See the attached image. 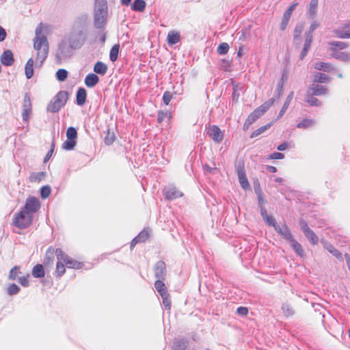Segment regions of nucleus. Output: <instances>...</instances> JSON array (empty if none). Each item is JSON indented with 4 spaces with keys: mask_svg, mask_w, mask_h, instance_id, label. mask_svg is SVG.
<instances>
[{
    "mask_svg": "<svg viewBox=\"0 0 350 350\" xmlns=\"http://www.w3.org/2000/svg\"><path fill=\"white\" fill-rule=\"evenodd\" d=\"M282 310L286 317H289L294 314V310L288 304H283L282 306Z\"/></svg>",
    "mask_w": 350,
    "mask_h": 350,
    "instance_id": "obj_34",
    "label": "nucleus"
},
{
    "mask_svg": "<svg viewBox=\"0 0 350 350\" xmlns=\"http://www.w3.org/2000/svg\"><path fill=\"white\" fill-rule=\"evenodd\" d=\"M55 254L57 260H62L66 267L69 269H81L82 263L72 259L66 254H65L60 248H57L55 250Z\"/></svg>",
    "mask_w": 350,
    "mask_h": 350,
    "instance_id": "obj_6",
    "label": "nucleus"
},
{
    "mask_svg": "<svg viewBox=\"0 0 350 350\" xmlns=\"http://www.w3.org/2000/svg\"><path fill=\"white\" fill-rule=\"evenodd\" d=\"M23 113L22 117L23 121H28L29 115L31 113V103L30 100V97L28 94H25L24 96L23 100Z\"/></svg>",
    "mask_w": 350,
    "mask_h": 350,
    "instance_id": "obj_14",
    "label": "nucleus"
},
{
    "mask_svg": "<svg viewBox=\"0 0 350 350\" xmlns=\"http://www.w3.org/2000/svg\"><path fill=\"white\" fill-rule=\"evenodd\" d=\"M85 36L81 31L72 32L68 38L69 46L72 49H79L85 42Z\"/></svg>",
    "mask_w": 350,
    "mask_h": 350,
    "instance_id": "obj_8",
    "label": "nucleus"
},
{
    "mask_svg": "<svg viewBox=\"0 0 350 350\" xmlns=\"http://www.w3.org/2000/svg\"><path fill=\"white\" fill-rule=\"evenodd\" d=\"M56 77L59 81H64L68 77V72L65 69H59L56 72Z\"/></svg>",
    "mask_w": 350,
    "mask_h": 350,
    "instance_id": "obj_43",
    "label": "nucleus"
},
{
    "mask_svg": "<svg viewBox=\"0 0 350 350\" xmlns=\"http://www.w3.org/2000/svg\"><path fill=\"white\" fill-rule=\"evenodd\" d=\"M273 103L274 99L271 98L256 109L248 116L243 125V128L245 129H247L251 124H252L258 118L262 116L269 109Z\"/></svg>",
    "mask_w": 350,
    "mask_h": 350,
    "instance_id": "obj_3",
    "label": "nucleus"
},
{
    "mask_svg": "<svg viewBox=\"0 0 350 350\" xmlns=\"http://www.w3.org/2000/svg\"><path fill=\"white\" fill-rule=\"evenodd\" d=\"M329 45L330 46V49L333 51H334L336 48L342 49L347 47V44L345 42L338 41L329 42Z\"/></svg>",
    "mask_w": 350,
    "mask_h": 350,
    "instance_id": "obj_41",
    "label": "nucleus"
},
{
    "mask_svg": "<svg viewBox=\"0 0 350 350\" xmlns=\"http://www.w3.org/2000/svg\"><path fill=\"white\" fill-rule=\"evenodd\" d=\"M293 96H294V93L293 92H291L287 96L286 98V100L279 113V115H278V118H281L284 113L286 112V111L287 110L291 100H293Z\"/></svg>",
    "mask_w": 350,
    "mask_h": 350,
    "instance_id": "obj_24",
    "label": "nucleus"
},
{
    "mask_svg": "<svg viewBox=\"0 0 350 350\" xmlns=\"http://www.w3.org/2000/svg\"><path fill=\"white\" fill-rule=\"evenodd\" d=\"M302 30H303L302 25H299V26L297 25L295 27V30H294V35H293L294 40H296L297 38L300 37Z\"/></svg>",
    "mask_w": 350,
    "mask_h": 350,
    "instance_id": "obj_57",
    "label": "nucleus"
},
{
    "mask_svg": "<svg viewBox=\"0 0 350 350\" xmlns=\"http://www.w3.org/2000/svg\"><path fill=\"white\" fill-rule=\"evenodd\" d=\"M297 5V3H295L292 4L288 10L285 12L286 13L288 14L289 15H292L293 12L295 10V8Z\"/></svg>",
    "mask_w": 350,
    "mask_h": 350,
    "instance_id": "obj_64",
    "label": "nucleus"
},
{
    "mask_svg": "<svg viewBox=\"0 0 350 350\" xmlns=\"http://www.w3.org/2000/svg\"><path fill=\"white\" fill-rule=\"evenodd\" d=\"M33 42L35 53L28 59L25 67V76L28 79H31L33 75V66L36 68H40L42 66L49 51L45 29L42 24L36 27Z\"/></svg>",
    "mask_w": 350,
    "mask_h": 350,
    "instance_id": "obj_1",
    "label": "nucleus"
},
{
    "mask_svg": "<svg viewBox=\"0 0 350 350\" xmlns=\"http://www.w3.org/2000/svg\"><path fill=\"white\" fill-rule=\"evenodd\" d=\"M326 249L335 257H336L338 259L342 258V254L336 249L333 245H327L326 246Z\"/></svg>",
    "mask_w": 350,
    "mask_h": 350,
    "instance_id": "obj_42",
    "label": "nucleus"
},
{
    "mask_svg": "<svg viewBox=\"0 0 350 350\" xmlns=\"http://www.w3.org/2000/svg\"><path fill=\"white\" fill-rule=\"evenodd\" d=\"M32 275L34 278H44L45 273L44 270V267L42 265L38 264L36 265L32 269Z\"/></svg>",
    "mask_w": 350,
    "mask_h": 350,
    "instance_id": "obj_28",
    "label": "nucleus"
},
{
    "mask_svg": "<svg viewBox=\"0 0 350 350\" xmlns=\"http://www.w3.org/2000/svg\"><path fill=\"white\" fill-rule=\"evenodd\" d=\"M1 62L5 66H10L13 64L14 59L13 53L10 50H6L1 55Z\"/></svg>",
    "mask_w": 350,
    "mask_h": 350,
    "instance_id": "obj_17",
    "label": "nucleus"
},
{
    "mask_svg": "<svg viewBox=\"0 0 350 350\" xmlns=\"http://www.w3.org/2000/svg\"><path fill=\"white\" fill-rule=\"evenodd\" d=\"M29 275L27 274L26 276L19 278L18 280L23 286L27 287L29 286Z\"/></svg>",
    "mask_w": 350,
    "mask_h": 350,
    "instance_id": "obj_54",
    "label": "nucleus"
},
{
    "mask_svg": "<svg viewBox=\"0 0 350 350\" xmlns=\"http://www.w3.org/2000/svg\"><path fill=\"white\" fill-rule=\"evenodd\" d=\"M305 101L311 106L321 105V102L317 98L310 96V95H308L307 98L305 99Z\"/></svg>",
    "mask_w": 350,
    "mask_h": 350,
    "instance_id": "obj_45",
    "label": "nucleus"
},
{
    "mask_svg": "<svg viewBox=\"0 0 350 350\" xmlns=\"http://www.w3.org/2000/svg\"><path fill=\"white\" fill-rule=\"evenodd\" d=\"M314 121L312 119H304L297 125V126L299 129H307L309 127H312V126L314 125Z\"/></svg>",
    "mask_w": 350,
    "mask_h": 350,
    "instance_id": "obj_35",
    "label": "nucleus"
},
{
    "mask_svg": "<svg viewBox=\"0 0 350 350\" xmlns=\"http://www.w3.org/2000/svg\"><path fill=\"white\" fill-rule=\"evenodd\" d=\"M207 129V135L216 143L219 144L223 141L224 133L216 125H209Z\"/></svg>",
    "mask_w": 350,
    "mask_h": 350,
    "instance_id": "obj_10",
    "label": "nucleus"
},
{
    "mask_svg": "<svg viewBox=\"0 0 350 350\" xmlns=\"http://www.w3.org/2000/svg\"><path fill=\"white\" fill-rule=\"evenodd\" d=\"M154 276L157 280H163L165 279L166 276V265L162 261H158L155 265L154 269Z\"/></svg>",
    "mask_w": 350,
    "mask_h": 350,
    "instance_id": "obj_12",
    "label": "nucleus"
},
{
    "mask_svg": "<svg viewBox=\"0 0 350 350\" xmlns=\"http://www.w3.org/2000/svg\"><path fill=\"white\" fill-rule=\"evenodd\" d=\"M332 57L343 62H350V53L347 52L335 51L332 53Z\"/></svg>",
    "mask_w": 350,
    "mask_h": 350,
    "instance_id": "obj_26",
    "label": "nucleus"
},
{
    "mask_svg": "<svg viewBox=\"0 0 350 350\" xmlns=\"http://www.w3.org/2000/svg\"><path fill=\"white\" fill-rule=\"evenodd\" d=\"M20 267L18 266H14L10 271L9 274V278L10 280H15L17 275H18V271L19 270Z\"/></svg>",
    "mask_w": 350,
    "mask_h": 350,
    "instance_id": "obj_53",
    "label": "nucleus"
},
{
    "mask_svg": "<svg viewBox=\"0 0 350 350\" xmlns=\"http://www.w3.org/2000/svg\"><path fill=\"white\" fill-rule=\"evenodd\" d=\"M314 67L317 70H323L324 72H331L334 70L330 64L321 62L315 63Z\"/></svg>",
    "mask_w": 350,
    "mask_h": 350,
    "instance_id": "obj_25",
    "label": "nucleus"
},
{
    "mask_svg": "<svg viewBox=\"0 0 350 350\" xmlns=\"http://www.w3.org/2000/svg\"><path fill=\"white\" fill-rule=\"evenodd\" d=\"M44 172L32 174L30 176V180L32 182L40 181L44 178Z\"/></svg>",
    "mask_w": 350,
    "mask_h": 350,
    "instance_id": "obj_51",
    "label": "nucleus"
},
{
    "mask_svg": "<svg viewBox=\"0 0 350 350\" xmlns=\"http://www.w3.org/2000/svg\"><path fill=\"white\" fill-rule=\"evenodd\" d=\"M107 18V5L105 0H96L94 6V26L97 29L105 27Z\"/></svg>",
    "mask_w": 350,
    "mask_h": 350,
    "instance_id": "obj_2",
    "label": "nucleus"
},
{
    "mask_svg": "<svg viewBox=\"0 0 350 350\" xmlns=\"http://www.w3.org/2000/svg\"><path fill=\"white\" fill-rule=\"evenodd\" d=\"M66 46L64 44H62L59 45L56 57L59 60L64 59L68 56H70V54L66 52Z\"/></svg>",
    "mask_w": 350,
    "mask_h": 350,
    "instance_id": "obj_32",
    "label": "nucleus"
},
{
    "mask_svg": "<svg viewBox=\"0 0 350 350\" xmlns=\"http://www.w3.org/2000/svg\"><path fill=\"white\" fill-rule=\"evenodd\" d=\"M107 70V66L102 62H98L94 64V71L99 75H104Z\"/></svg>",
    "mask_w": 350,
    "mask_h": 350,
    "instance_id": "obj_27",
    "label": "nucleus"
},
{
    "mask_svg": "<svg viewBox=\"0 0 350 350\" xmlns=\"http://www.w3.org/2000/svg\"><path fill=\"white\" fill-rule=\"evenodd\" d=\"M87 92L85 88H79L77 92L76 101L77 104L79 106H82L86 101Z\"/></svg>",
    "mask_w": 350,
    "mask_h": 350,
    "instance_id": "obj_21",
    "label": "nucleus"
},
{
    "mask_svg": "<svg viewBox=\"0 0 350 350\" xmlns=\"http://www.w3.org/2000/svg\"><path fill=\"white\" fill-rule=\"evenodd\" d=\"M237 312L240 316H246L248 313V309L246 307H239L237 310Z\"/></svg>",
    "mask_w": 350,
    "mask_h": 350,
    "instance_id": "obj_59",
    "label": "nucleus"
},
{
    "mask_svg": "<svg viewBox=\"0 0 350 350\" xmlns=\"http://www.w3.org/2000/svg\"><path fill=\"white\" fill-rule=\"evenodd\" d=\"M66 137L67 139L76 140L77 137V130L72 126L69 127L66 131Z\"/></svg>",
    "mask_w": 350,
    "mask_h": 350,
    "instance_id": "obj_40",
    "label": "nucleus"
},
{
    "mask_svg": "<svg viewBox=\"0 0 350 350\" xmlns=\"http://www.w3.org/2000/svg\"><path fill=\"white\" fill-rule=\"evenodd\" d=\"M180 41V34L178 32L171 31L167 34V42L170 45L175 44Z\"/></svg>",
    "mask_w": 350,
    "mask_h": 350,
    "instance_id": "obj_29",
    "label": "nucleus"
},
{
    "mask_svg": "<svg viewBox=\"0 0 350 350\" xmlns=\"http://www.w3.org/2000/svg\"><path fill=\"white\" fill-rule=\"evenodd\" d=\"M40 207V204L38 199L35 197H29L26 200L22 210L33 217V215L39 210Z\"/></svg>",
    "mask_w": 350,
    "mask_h": 350,
    "instance_id": "obj_9",
    "label": "nucleus"
},
{
    "mask_svg": "<svg viewBox=\"0 0 350 350\" xmlns=\"http://www.w3.org/2000/svg\"><path fill=\"white\" fill-rule=\"evenodd\" d=\"M165 198L168 200H174L183 196V193L173 185H169L164 188L163 190Z\"/></svg>",
    "mask_w": 350,
    "mask_h": 350,
    "instance_id": "obj_13",
    "label": "nucleus"
},
{
    "mask_svg": "<svg viewBox=\"0 0 350 350\" xmlns=\"http://www.w3.org/2000/svg\"><path fill=\"white\" fill-rule=\"evenodd\" d=\"M114 141V137L113 135L110 136L109 135V133L107 134V135L106 136L105 139V142L107 145H110L111 144L113 143V142Z\"/></svg>",
    "mask_w": 350,
    "mask_h": 350,
    "instance_id": "obj_61",
    "label": "nucleus"
},
{
    "mask_svg": "<svg viewBox=\"0 0 350 350\" xmlns=\"http://www.w3.org/2000/svg\"><path fill=\"white\" fill-rule=\"evenodd\" d=\"M170 112H168V111H165V112H164V111H159V113H158L157 120H158V122H159V123H161V122H162L164 120V119H165V118H170Z\"/></svg>",
    "mask_w": 350,
    "mask_h": 350,
    "instance_id": "obj_52",
    "label": "nucleus"
},
{
    "mask_svg": "<svg viewBox=\"0 0 350 350\" xmlns=\"http://www.w3.org/2000/svg\"><path fill=\"white\" fill-rule=\"evenodd\" d=\"M310 91H312V94L315 96H320L327 94L328 89L321 85H312L308 90V94H310Z\"/></svg>",
    "mask_w": 350,
    "mask_h": 350,
    "instance_id": "obj_18",
    "label": "nucleus"
},
{
    "mask_svg": "<svg viewBox=\"0 0 350 350\" xmlns=\"http://www.w3.org/2000/svg\"><path fill=\"white\" fill-rule=\"evenodd\" d=\"M318 26H319V24L317 23V22L314 21L311 24L308 32H307L306 33L304 47H303L302 51L300 54L301 59H303L307 55V53L310 48L312 42V39H313L312 33L318 27Z\"/></svg>",
    "mask_w": 350,
    "mask_h": 350,
    "instance_id": "obj_7",
    "label": "nucleus"
},
{
    "mask_svg": "<svg viewBox=\"0 0 350 350\" xmlns=\"http://www.w3.org/2000/svg\"><path fill=\"white\" fill-rule=\"evenodd\" d=\"M77 144L76 140L67 139L62 145V148L66 150H71L74 149Z\"/></svg>",
    "mask_w": 350,
    "mask_h": 350,
    "instance_id": "obj_36",
    "label": "nucleus"
},
{
    "mask_svg": "<svg viewBox=\"0 0 350 350\" xmlns=\"http://www.w3.org/2000/svg\"><path fill=\"white\" fill-rule=\"evenodd\" d=\"M275 230L289 243L294 239L289 228L286 225L275 226Z\"/></svg>",
    "mask_w": 350,
    "mask_h": 350,
    "instance_id": "obj_16",
    "label": "nucleus"
},
{
    "mask_svg": "<svg viewBox=\"0 0 350 350\" xmlns=\"http://www.w3.org/2000/svg\"><path fill=\"white\" fill-rule=\"evenodd\" d=\"M65 263L63 262L62 260H57L55 271L54 273L55 275L57 278H60L65 273Z\"/></svg>",
    "mask_w": 350,
    "mask_h": 350,
    "instance_id": "obj_23",
    "label": "nucleus"
},
{
    "mask_svg": "<svg viewBox=\"0 0 350 350\" xmlns=\"http://www.w3.org/2000/svg\"><path fill=\"white\" fill-rule=\"evenodd\" d=\"M269 226H272L275 229V226H279L276 224L275 219L271 216H268L264 219Z\"/></svg>",
    "mask_w": 350,
    "mask_h": 350,
    "instance_id": "obj_58",
    "label": "nucleus"
},
{
    "mask_svg": "<svg viewBox=\"0 0 350 350\" xmlns=\"http://www.w3.org/2000/svg\"><path fill=\"white\" fill-rule=\"evenodd\" d=\"M273 159H281L284 158V154L280 152H274L271 155Z\"/></svg>",
    "mask_w": 350,
    "mask_h": 350,
    "instance_id": "obj_62",
    "label": "nucleus"
},
{
    "mask_svg": "<svg viewBox=\"0 0 350 350\" xmlns=\"http://www.w3.org/2000/svg\"><path fill=\"white\" fill-rule=\"evenodd\" d=\"M271 124H267L263 126H261L260 128L258 129L255 131L253 132L252 134V137H256L261 133H264L266 130H267L269 128H270Z\"/></svg>",
    "mask_w": 350,
    "mask_h": 350,
    "instance_id": "obj_48",
    "label": "nucleus"
},
{
    "mask_svg": "<svg viewBox=\"0 0 350 350\" xmlns=\"http://www.w3.org/2000/svg\"><path fill=\"white\" fill-rule=\"evenodd\" d=\"M154 287L161 296H165V294L168 293L163 280H157Z\"/></svg>",
    "mask_w": 350,
    "mask_h": 350,
    "instance_id": "obj_22",
    "label": "nucleus"
},
{
    "mask_svg": "<svg viewBox=\"0 0 350 350\" xmlns=\"http://www.w3.org/2000/svg\"><path fill=\"white\" fill-rule=\"evenodd\" d=\"M314 81L318 83H325L329 81V77L323 73H317L314 75Z\"/></svg>",
    "mask_w": 350,
    "mask_h": 350,
    "instance_id": "obj_39",
    "label": "nucleus"
},
{
    "mask_svg": "<svg viewBox=\"0 0 350 350\" xmlns=\"http://www.w3.org/2000/svg\"><path fill=\"white\" fill-rule=\"evenodd\" d=\"M163 299V304L166 310H170L171 308V301L170 299L169 293L165 295V296H161Z\"/></svg>",
    "mask_w": 350,
    "mask_h": 350,
    "instance_id": "obj_46",
    "label": "nucleus"
},
{
    "mask_svg": "<svg viewBox=\"0 0 350 350\" xmlns=\"http://www.w3.org/2000/svg\"><path fill=\"white\" fill-rule=\"evenodd\" d=\"M229 48L230 46L228 43L222 42L218 46L217 52L219 55H225L228 52Z\"/></svg>",
    "mask_w": 350,
    "mask_h": 350,
    "instance_id": "obj_38",
    "label": "nucleus"
},
{
    "mask_svg": "<svg viewBox=\"0 0 350 350\" xmlns=\"http://www.w3.org/2000/svg\"><path fill=\"white\" fill-rule=\"evenodd\" d=\"M203 168L205 172H208L210 174H215V172L217 171V169L216 167H211L208 166V165H204L203 166Z\"/></svg>",
    "mask_w": 350,
    "mask_h": 350,
    "instance_id": "obj_60",
    "label": "nucleus"
},
{
    "mask_svg": "<svg viewBox=\"0 0 350 350\" xmlns=\"http://www.w3.org/2000/svg\"><path fill=\"white\" fill-rule=\"evenodd\" d=\"M319 1L311 0L308 6V14L310 17H314L317 13Z\"/></svg>",
    "mask_w": 350,
    "mask_h": 350,
    "instance_id": "obj_33",
    "label": "nucleus"
},
{
    "mask_svg": "<svg viewBox=\"0 0 350 350\" xmlns=\"http://www.w3.org/2000/svg\"><path fill=\"white\" fill-rule=\"evenodd\" d=\"M291 244V247L294 250L296 254L300 256H303L304 254V251L302 248V246L300 243L296 241L295 239H293L292 241L289 243Z\"/></svg>",
    "mask_w": 350,
    "mask_h": 350,
    "instance_id": "obj_31",
    "label": "nucleus"
},
{
    "mask_svg": "<svg viewBox=\"0 0 350 350\" xmlns=\"http://www.w3.org/2000/svg\"><path fill=\"white\" fill-rule=\"evenodd\" d=\"M33 217L28 213L21 211L15 214L13 224L20 229L27 228L32 223Z\"/></svg>",
    "mask_w": 350,
    "mask_h": 350,
    "instance_id": "obj_5",
    "label": "nucleus"
},
{
    "mask_svg": "<svg viewBox=\"0 0 350 350\" xmlns=\"http://www.w3.org/2000/svg\"><path fill=\"white\" fill-rule=\"evenodd\" d=\"M174 345V350H182L186 347L185 342L180 340H176Z\"/></svg>",
    "mask_w": 350,
    "mask_h": 350,
    "instance_id": "obj_56",
    "label": "nucleus"
},
{
    "mask_svg": "<svg viewBox=\"0 0 350 350\" xmlns=\"http://www.w3.org/2000/svg\"><path fill=\"white\" fill-rule=\"evenodd\" d=\"M150 233L147 230H142L136 237L139 239V242H144L149 237Z\"/></svg>",
    "mask_w": 350,
    "mask_h": 350,
    "instance_id": "obj_47",
    "label": "nucleus"
},
{
    "mask_svg": "<svg viewBox=\"0 0 350 350\" xmlns=\"http://www.w3.org/2000/svg\"><path fill=\"white\" fill-rule=\"evenodd\" d=\"M68 99V94L66 91H60L49 103L47 106V111L51 113H55L65 105Z\"/></svg>",
    "mask_w": 350,
    "mask_h": 350,
    "instance_id": "obj_4",
    "label": "nucleus"
},
{
    "mask_svg": "<svg viewBox=\"0 0 350 350\" xmlns=\"http://www.w3.org/2000/svg\"><path fill=\"white\" fill-rule=\"evenodd\" d=\"M6 38L5 30L0 26V42L3 41Z\"/></svg>",
    "mask_w": 350,
    "mask_h": 350,
    "instance_id": "obj_63",
    "label": "nucleus"
},
{
    "mask_svg": "<svg viewBox=\"0 0 350 350\" xmlns=\"http://www.w3.org/2000/svg\"><path fill=\"white\" fill-rule=\"evenodd\" d=\"M291 16L288 14L284 12L282 22L280 23V29L284 30L288 25V21L291 18Z\"/></svg>",
    "mask_w": 350,
    "mask_h": 350,
    "instance_id": "obj_44",
    "label": "nucleus"
},
{
    "mask_svg": "<svg viewBox=\"0 0 350 350\" xmlns=\"http://www.w3.org/2000/svg\"><path fill=\"white\" fill-rule=\"evenodd\" d=\"M237 175H238L239 181V183H240L241 187L244 189H249L250 183L246 177L245 170L242 168L238 169Z\"/></svg>",
    "mask_w": 350,
    "mask_h": 350,
    "instance_id": "obj_19",
    "label": "nucleus"
},
{
    "mask_svg": "<svg viewBox=\"0 0 350 350\" xmlns=\"http://www.w3.org/2000/svg\"><path fill=\"white\" fill-rule=\"evenodd\" d=\"M301 229L304 233V235L309 240V241L313 244H317L319 241L318 237L315 233L308 226L307 224L304 221H300Z\"/></svg>",
    "mask_w": 350,
    "mask_h": 350,
    "instance_id": "obj_11",
    "label": "nucleus"
},
{
    "mask_svg": "<svg viewBox=\"0 0 350 350\" xmlns=\"http://www.w3.org/2000/svg\"><path fill=\"white\" fill-rule=\"evenodd\" d=\"M118 53H119V45L115 44L110 50L109 58L111 62H115L117 60Z\"/></svg>",
    "mask_w": 350,
    "mask_h": 350,
    "instance_id": "obj_37",
    "label": "nucleus"
},
{
    "mask_svg": "<svg viewBox=\"0 0 350 350\" xmlns=\"http://www.w3.org/2000/svg\"><path fill=\"white\" fill-rule=\"evenodd\" d=\"M172 98V95L170 92H165L163 95V103L167 105Z\"/></svg>",
    "mask_w": 350,
    "mask_h": 350,
    "instance_id": "obj_55",
    "label": "nucleus"
},
{
    "mask_svg": "<svg viewBox=\"0 0 350 350\" xmlns=\"http://www.w3.org/2000/svg\"><path fill=\"white\" fill-rule=\"evenodd\" d=\"M334 34L340 38H350V21L334 30Z\"/></svg>",
    "mask_w": 350,
    "mask_h": 350,
    "instance_id": "obj_15",
    "label": "nucleus"
},
{
    "mask_svg": "<svg viewBox=\"0 0 350 350\" xmlns=\"http://www.w3.org/2000/svg\"><path fill=\"white\" fill-rule=\"evenodd\" d=\"M20 288L15 284L9 286L8 288V293L10 295H16L19 292Z\"/></svg>",
    "mask_w": 350,
    "mask_h": 350,
    "instance_id": "obj_50",
    "label": "nucleus"
},
{
    "mask_svg": "<svg viewBox=\"0 0 350 350\" xmlns=\"http://www.w3.org/2000/svg\"><path fill=\"white\" fill-rule=\"evenodd\" d=\"M146 2L144 0H135L131 9L135 12H143L146 8Z\"/></svg>",
    "mask_w": 350,
    "mask_h": 350,
    "instance_id": "obj_30",
    "label": "nucleus"
},
{
    "mask_svg": "<svg viewBox=\"0 0 350 350\" xmlns=\"http://www.w3.org/2000/svg\"><path fill=\"white\" fill-rule=\"evenodd\" d=\"M51 189L49 186H43L40 189V195L42 198H46L49 196Z\"/></svg>",
    "mask_w": 350,
    "mask_h": 350,
    "instance_id": "obj_49",
    "label": "nucleus"
},
{
    "mask_svg": "<svg viewBox=\"0 0 350 350\" xmlns=\"http://www.w3.org/2000/svg\"><path fill=\"white\" fill-rule=\"evenodd\" d=\"M99 81L98 77L94 73L88 74L85 78V84L88 88H94Z\"/></svg>",
    "mask_w": 350,
    "mask_h": 350,
    "instance_id": "obj_20",
    "label": "nucleus"
}]
</instances>
